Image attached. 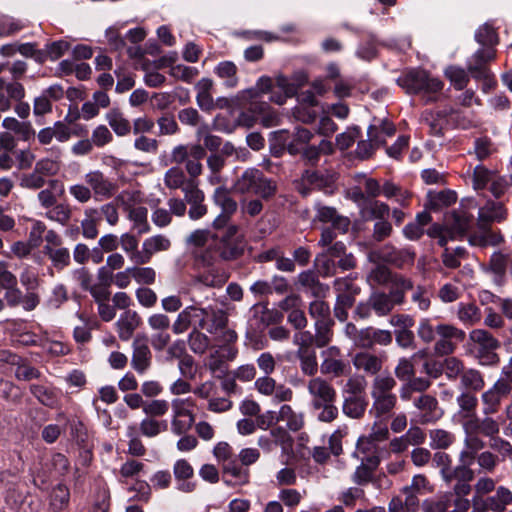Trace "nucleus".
Returning a JSON list of instances; mask_svg holds the SVG:
<instances>
[{"label":"nucleus","instance_id":"1","mask_svg":"<svg viewBox=\"0 0 512 512\" xmlns=\"http://www.w3.org/2000/svg\"><path fill=\"white\" fill-rule=\"evenodd\" d=\"M417 336L426 345L434 342V354L443 357L453 354L457 344L465 339L466 334L452 324L433 325L429 318H422L418 323Z\"/></svg>","mask_w":512,"mask_h":512},{"label":"nucleus","instance_id":"2","mask_svg":"<svg viewBox=\"0 0 512 512\" xmlns=\"http://www.w3.org/2000/svg\"><path fill=\"white\" fill-rule=\"evenodd\" d=\"M507 211L502 202L489 200L479 209L477 227L478 231L471 233L468 241L473 246H495L502 241V237L490 228L493 222L506 219Z\"/></svg>","mask_w":512,"mask_h":512},{"label":"nucleus","instance_id":"3","mask_svg":"<svg viewBox=\"0 0 512 512\" xmlns=\"http://www.w3.org/2000/svg\"><path fill=\"white\" fill-rule=\"evenodd\" d=\"M396 83L410 95H421L425 104L438 100V94L443 89V82L424 69H409L404 71Z\"/></svg>","mask_w":512,"mask_h":512},{"label":"nucleus","instance_id":"4","mask_svg":"<svg viewBox=\"0 0 512 512\" xmlns=\"http://www.w3.org/2000/svg\"><path fill=\"white\" fill-rule=\"evenodd\" d=\"M232 190L238 194L255 195L269 200L277 193V183L257 168H247L234 182Z\"/></svg>","mask_w":512,"mask_h":512},{"label":"nucleus","instance_id":"5","mask_svg":"<svg viewBox=\"0 0 512 512\" xmlns=\"http://www.w3.org/2000/svg\"><path fill=\"white\" fill-rule=\"evenodd\" d=\"M337 179L338 174L333 170L307 168L294 181V187L302 197H307L314 191L333 195L337 190Z\"/></svg>","mask_w":512,"mask_h":512},{"label":"nucleus","instance_id":"6","mask_svg":"<svg viewBox=\"0 0 512 512\" xmlns=\"http://www.w3.org/2000/svg\"><path fill=\"white\" fill-rule=\"evenodd\" d=\"M472 451L463 450L459 455V464L446 473L442 479L451 490L452 496H468L472 492L471 482L475 478L474 471L470 465L474 461Z\"/></svg>","mask_w":512,"mask_h":512},{"label":"nucleus","instance_id":"7","mask_svg":"<svg viewBox=\"0 0 512 512\" xmlns=\"http://www.w3.org/2000/svg\"><path fill=\"white\" fill-rule=\"evenodd\" d=\"M206 156V151L201 144H180L175 146L171 152V162L185 164V170L189 179L196 180L202 174L203 165L201 160Z\"/></svg>","mask_w":512,"mask_h":512},{"label":"nucleus","instance_id":"8","mask_svg":"<svg viewBox=\"0 0 512 512\" xmlns=\"http://www.w3.org/2000/svg\"><path fill=\"white\" fill-rule=\"evenodd\" d=\"M470 339L477 345L475 356L479 364L483 366H494L500 361L496 350L500 347V342L488 331L484 329H475L470 332Z\"/></svg>","mask_w":512,"mask_h":512},{"label":"nucleus","instance_id":"9","mask_svg":"<svg viewBox=\"0 0 512 512\" xmlns=\"http://www.w3.org/2000/svg\"><path fill=\"white\" fill-rule=\"evenodd\" d=\"M413 416L418 424L435 423L444 414L437 398L431 394L423 393L413 398Z\"/></svg>","mask_w":512,"mask_h":512},{"label":"nucleus","instance_id":"10","mask_svg":"<svg viewBox=\"0 0 512 512\" xmlns=\"http://www.w3.org/2000/svg\"><path fill=\"white\" fill-rule=\"evenodd\" d=\"M371 256L395 268L404 269L413 266L416 253L411 248H397L391 244H386L373 252Z\"/></svg>","mask_w":512,"mask_h":512},{"label":"nucleus","instance_id":"11","mask_svg":"<svg viewBox=\"0 0 512 512\" xmlns=\"http://www.w3.org/2000/svg\"><path fill=\"white\" fill-rule=\"evenodd\" d=\"M84 181L96 200H107L115 196L118 184L101 170H90L84 175Z\"/></svg>","mask_w":512,"mask_h":512},{"label":"nucleus","instance_id":"12","mask_svg":"<svg viewBox=\"0 0 512 512\" xmlns=\"http://www.w3.org/2000/svg\"><path fill=\"white\" fill-rule=\"evenodd\" d=\"M511 503L512 491L504 486L497 487L494 495L472 498L473 507L478 512H504Z\"/></svg>","mask_w":512,"mask_h":512},{"label":"nucleus","instance_id":"13","mask_svg":"<svg viewBox=\"0 0 512 512\" xmlns=\"http://www.w3.org/2000/svg\"><path fill=\"white\" fill-rule=\"evenodd\" d=\"M511 394V387L500 377L491 388L481 395L482 412L484 415H493L499 412L502 400Z\"/></svg>","mask_w":512,"mask_h":512},{"label":"nucleus","instance_id":"14","mask_svg":"<svg viewBox=\"0 0 512 512\" xmlns=\"http://www.w3.org/2000/svg\"><path fill=\"white\" fill-rule=\"evenodd\" d=\"M431 491V487L427 477L423 474L414 475L410 485H406L401 489L405 496V504L407 512H417L420 508L419 496Z\"/></svg>","mask_w":512,"mask_h":512},{"label":"nucleus","instance_id":"15","mask_svg":"<svg viewBox=\"0 0 512 512\" xmlns=\"http://www.w3.org/2000/svg\"><path fill=\"white\" fill-rule=\"evenodd\" d=\"M131 367L140 375L148 371L152 364V352L146 335L138 334L132 342Z\"/></svg>","mask_w":512,"mask_h":512},{"label":"nucleus","instance_id":"16","mask_svg":"<svg viewBox=\"0 0 512 512\" xmlns=\"http://www.w3.org/2000/svg\"><path fill=\"white\" fill-rule=\"evenodd\" d=\"M184 200L190 207L188 210V216L192 220H198L204 217L208 208L204 204L205 194L198 187V182L191 179L184 189Z\"/></svg>","mask_w":512,"mask_h":512},{"label":"nucleus","instance_id":"17","mask_svg":"<svg viewBox=\"0 0 512 512\" xmlns=\"http://www.w3.org/2000/svg\"><path fill=\"white\" fill-rule=\"evenodd\" d=\"M207 309L199 308L191 305L183 309L177 316L172 325V330L175 334H182L187 331L190 326L197 321L196 327L205 328Z\"/></svg>","mask_w":512,"mask_h":512},{"label":"nucleus","instance_id":"18","mask_svg":"<svg viewBox=\"0 0 512 512\" xmlns=\"http://www.w3.org/2000/svg\"><path fill=\"white\" fill-rule=\"evenodd\" d=\"M312 397V407L327 402H336L337 393L332 384L321 377L312 378L307 385Z\"/></svg>","mask_w":512,"mask_h":512},{"label":"nucleus","instance_id":"19","mask_svg":"<svg viewBox=\"0 0 512 512\" xmlns=\"http://www.w3.org/2000/svg\"><path fill=\"white\" fill-rule=\"evenodd\" d=\"M316 218L322 223H331V227L337 229L340 233H346L349 230L351 221L347 216L338 213L332 206H326L321 203L315 204Z\"/></svg>","mask_w":512,"mask_h":512},{"label":"nucleus","instance_id":"20","mask_svg":"<svg viewBox=\"0 0 512 512\" xmlns=\"http://www.w3.org/2000/svg\"><path fill=\"white\" fill-rule=\"evenodd\" d=\"M223 481L227 485H245L249 483V469L235 457L223 463Z\"/></svg>","mask_w":512,"mask_h":512},{"label":"nucleus","instance_id":"21","mask_svg":"<svg viewBox=\"0 0 512 512\" xmlns=\"http://www.w3.org/2000/svg\"><path fill=\"white\" fill-rule=\"evenodd\" d=\"M474 217L463 209L454 210L446 216V226L452 236H463L472 227Z\"/></svg>","mask_w":512,"mask_h":512},{"label":"nucleus","instance_id":"22","mask_svg":"<svg viewBox=\"0 0 512 512\" xmlns=\"http://www.w3.org/2000/svg\"><path fill=\"white\" fill-rule=\"evenodd\" d=\"M141 324V317L136 311L126 310L116 321V329L120 340L128 341Z\"/></svg>","mask_w":512,"mask_h":512},{"label":"nucleus","instance_id":"23","mask_svg":"<svg viewBox=\"0 0 512 512\" xmlns=\"http://www.w3.org/2000/svg\"><path fill=\"white\" fill-rule=\"evenodd\" d=\"M170 246V240L164 235L159 234L146 238L142 243L141 265L148 264L154 254L161 251H166L170 248Z\"/></svg>","mask_w":512,"mask_h":512},{"label":"nucleus","instance_id":"24","mask_svg":"<svg viewBox=\"0 0 512 512\" xmlns=\"http://www.w3.org/2000/svg\"><path fill=\"white\" fill-rule=\"evenodd\" d=\"M64 184L58 179H48L47 186L37 194L40 205L49 209L53 207L58 199L64 194Z\"/></svg>","mask_w":512,"mask_h":512},{"label":"nucleus","instance_id":"25","mask_svg":"<svg viewBox=\"0 0 512 512\" xmlns=\"http://www.w3.org/2000/svg\"><path fill=\"white\" fill-rule=\"evenodd\" d=\"M298 283L306 293L316 298L325 297L329 286L319 281L318 275L311 270L303 271L298 275Z\"/></svg>","mask_w":512,"mask_h":512},{"label":"nucleus","instance_id":"26","mask_svg":"<svg viewBox=\"0 0 512 512\" xmlns=\"http://www.w3.org/2000/svg\"><path fill=\"white\" fill-rule=\"evenodd\" d=\"M382 195L387 199H393L403 208L409 206L413 196L411 191L388 179L382 183Z\"/></svg>","mask_w":512,"mask_h":512},{"label":"nucleus","instance_id":"27","mask_svg":"<svg viewBox=\"0 0 512 512\" xmlns=\"http://www.w3.org/2000/svg\"><path fill=\"white\" fill-rule=\"evenodd\" d=\"M71 135L70 128L64 122L56 121L53 127L41 129L37 136L41 144L48 145L54 137L59 142H66L70 139Z\"/></svg>","mask_w":512,"mask_h":512},{"label":"nucleus","instance_id":"28","mask_svg":"<svg viewBox=\"0 0 512 512\" xmlns=\"http://www.w3.org/2000/svg\"><path fill=\"white\" fill-rule=\"evenodd\" d=\"M373 404L370 413L376 418L388 417L397 404L396 394H371Z\"/></svg>","mask_w":512,"mask_h":512},{"label":"nucleus","instance_id":"29","mask_svg":"<svg viewBox=\"0 0 512 512\" xmlns=\"http://www.w3.org/2000/svg\"><path fill=\"white\" fill-rule=\"evenodd\" d=\"M369 305L372 307L373 312L379 317L387 316L395 306H398L390 292L385 293L380 291L371 293L369 296Z\"/></svg>","mask_w":512,"mask_h":512},{"label":"nucleus","instance_id":"30","mask_svg":"<svg viewBox=\"0 0 512 512\" xmlns=\"http://www.w3.org/2000/svg\"><path fill=\"white\" fill-rule=\"evenodd\" d=\"M390 283L392 287L389 292L394 298V301L397 303L398 306L403 305L406 299V292L414 289L413 280L402 274L395 273L392 275Z\"/></svg>","mask_w":512,"mask_h":512},{"label":"nucleus","instance_id":"31","mask_svg":"<svg viewBox=\"0 0 512 512\" xmlns=\"http://www.w3.org/2000/svg\"><path fill=\"white\" fill-rule=\"evenodd\" d=\"M215 250L224 261L236 260L244 253L243 241L216 240Z\"/></svg>","mask_w":512,"mask_h":512},{"label":"nucleus","instance_id":"32","mask_svg":"<svg viewBox=\"0 0 512 512\" xmlns=\"http://www.w3.org/2000/svg\"><path fill=\"white\" fill-rule=\"evenodd\" d=\"M353 364L357 370L376 375L382 369L383 361L375 354L360 352L355 355Z\"/></svg>","mask_w":512,"mask_h":512},{"label":"nucleus","instance_id":"33","mask_svg":"<svg viewBox=\"0 0 512 512\" xmlns=\"http://www.w3.org/2000/svg\"><path fill=\"white\" fill-rule=\"evenodd\" d=\"M207 314L205 319L206 331L210 334H218L228 325V315L220 308L207 307Z\"/></svg>","mask_w":512,"mask_h":512},{"label":"nucleus","instance_id":"34","mask_svg":"<svg viewBox=\"0 0 512 512\" xmlns=\"http://www.w3.org/2000/svg\"><path fill=\"white\" fill-rule=\"evenodd\" d=\"M277 415V422L286 423L289 431L297 432L304 426V416L302 413L295 412L290 405L284 404L280 407Z\"/></svg>","mask_w":512,"mask_h":512},{"label":"nucleus","instance_id":"35","mask_svg":"<svg viewBox=\"0 0 512 512\" xmlns=\"http://www.w3.org/2000/svg\"><path fill=\"white\" fill-rule=\"evenodd\" d=\"M485 386L482 373L474 368L465 369L460 377V388L466 391L478 392Z\"/></svg>","mask_w":512,"mask_h":512},{"label":"nucleus","instance_id":"36","mask_svg":"<svg viewBox=\"0 0 512 512\" xmlns=\"http://www.w3.org/2000/svg\"><path fill=\"white\" fill-rule=\"evenodd\" d=\"M367 406L366 397L345 396L342 411L349 418L360 419L364 416Z\"/></svg>","mask_w":512,"mask_h":512},{"label":"nucleus","instance_id":"37","mask_svg":"<svg viewBox=\"0 0 512 512\" xmlns=\"http://www.w3.org/2000/svg\"><path fill=\"white\" fill-rule=\"evenodd\" d=\"M109 126L117 136L123 137L130 133V122L124 117L118 108H113L106 113L105 116Z\"/></svg>","mask_w":512,"mask_h":512},{"label":"nucleus","instance_id":"38","mask_svg":"<svg viewBox=\"0 0 512 512\" xmlns=\"http://www.w3.org/2000/svg\"><path fill=\"white\" fill-rule=\"evenodd\" d=\"M201 329L194 327L187 338L190 350L197 355L205 354L211 344L210 338Z\"/></svg>","mask_w":512,"mask_h":512},{"label":"nucleus","instance_id":"39","mask_svg":"<svg viewBox=\"0 0 512 512\" xmlns=\"http://www.w3.org/2000/svg\"><path fill=\"white\" fill-rule=\"evenodd\" d=\"M335 322L332 319L315 321V345L318 348L327 346L333 337V326Z\"/></svg>","mask_w":512,"mask_h":512},{"label":"nucleus","instance_id":"40","mask_svg":"<svg viewBox=\"0 0 512 512\" xmlns=\"http://www.w3.org/2000/svg\"><path fill=\"white\" fill-rule=\"evenodd\" d=\"M122 250L135 265H141V250H138L139 240L131 233H124L119 237Z\"/></svg>","mask_w":512,"mask_h":512},{"label":"nucleus","instance_id":"41","mask_svg":"<svg viewBox=\"0 0 512 512\" xmlns=\"http://www.w3.org/2000/svg\"><path fill=\"white\" fill-rule=\"evenodd\" d=\"M349 370V363L343 359L323 358L320 365L321 374L335 378L346 375Z\"/></svg>","mask_w":512,"mask_h":512},{"label":"nucleus","instance_id":"42","mask_svg":"<svg viewBox=\"0 0 512 512\" xmlns=\"http://www.w3.org/2000/svg\"><path fill=\"white\" fill-rule=\"evenodd\" d=\"M213 201L222 212L234 214L237 210V202L232 198L231 192L224 186L217 187L213 193Z\"/></svg>","mask_w":512,"mask_h":512},{"label":"nucleus","instance_id":"43","mask_svg":"<svg viewBox=\"0 0 512 512\" xmlns=\"http://www.w3.org/2000/svg\"><path fill=\"white\" fill-rule=\"evenodd\" d=\"M457 200L456 193L451 190H443L440 192H429L428 203L425 205L426 208L432 210H439L443 206H449L455 203Z\"/></svg>","mask_w":512,"mask_h":512},{"label":"nucleus","instance_id":"44","mask_svg":"<svg viewBox=\"0 0 512 512\" xmlns=\"http://www.w3.org/2000/svg\"><path fill=\"white\" fill-rule=\"evenodd\" d=\"M191 181V179L187 178L184 171L178 167L174 166L168 169L164 175V183L169 189H181L184 192L186 185Z\"/></svg>","mask_w":512,"mask_h":512},{"label":"nucleus","instance_id":"45","mask_svg":"<svg viewBox=\"0 0 512 512\" xmlns=\"http://www.w3.org/2000/svg\"><path fill=\"white\" fill-rule=\"evenodd\" d=\"M70 492L67 486L57 484L50 493V508L53 512H60L68 506Z\"/></svg>","mask_w":512,"mask_h":512},{"label":"nucleus","instance_id":"46","mask_svg":"<svg viewBox=\"0 0 512 512\" xmlns=\"http://www.w3.org/2000/svg\"><path fill=\"white\" fill-rule=\"evenodd\" d=\"M128 219L133 222V228L137 230L138 235L148 233L150 225L148 223V209L144 206H137L131 209Z\"/></svg>","mask_w":512,"mask_h":512},{"label":"nucleus","instance_id":"47","mask_svg":"<svg viewBox=\"0 0 512 512\" xmlns=\"http://www.w3.org/2000/svg\"><path fill=\"white\" fill-rule=\"evenodd\" d=\"M296 356L300 361L301 371L308 376H314L318 371L315 350H297Z\"/></svg>","mask_w":512,"mask_h":512},{"label":"nucleus","instance_id":"48","mask_svg":"<svg viewBox=\"0 0 512 512\" xmlns=\"http://www.w3.org/2000/svg\"><path fill=\"white\" fill-rule=\"evenodd\" d=\"M474 38L477 43L483 46L482 48H493L498 44V34L488 23L481 25L476 30Z\"/></svg>","mask_w":512,"mask_h":512},{"label":"nucleus","instance_id":"49","mask_svg":"<svg viewBox=\"0 0 512 512\" xmlns=\"http://www.w3.org/2000/svg\"><path fill=\"white\" fill-rule=\"evenodd\" d=\"M458 318L466 325H475L481 320V311L473 303H460L458 306Z\"/></svg>","mask_w":512,"mask_h":512},{"label":"nucleus","instance_id":"50","mask_svg":"<svg viewBox=\"0 0 512 512\" xmlns=\"http://www.w3.org/2000/svg\"><path fill=\"white\" fill-rule=\"evenodd\" d=\"M355 297L347 292H341L337 295L336 303L334 305L335 317L344 322L348 318V309L354 305Z\"/></svg>","mask_w":512,"mask_h":512},{"label":"nucleus","instance_id":"51","mask_svg":"<svg viewBox=\"0 0 512 512\" xmlns=\"http://www.w3.org/2000/svg\"><path fill=\"white\" fill-rule=\"evenodd\" d=\"M216 74L225 80L224 84L229 88H234L238 84L237 67L231 61H223L216 67Z\"/></svg>","mask_w":512,"mask_h":512},{"label":"nucleus","instance_id":"52","mask_svg":"<svg viewBox=\"0 0 512 512\" xmlns=\"http://www.w3.org/2000/svg\"><path fill=\"white\" fill-rule=\"evenodd\" d=\"M476 392L463 390L456 398V402L459 406L460 413L463 416L471 415L476 413L478 406V398Z\"/></svg>","mask_w":512,"mask_h":512},{"label":"nucleus","instance_id":"53","mask_svg":"<svg viewBox=\"0 0 512 512\" xmlns=\"http://www.w3.org/2000/svg\"><path fill=\"white\" fill-rule=\"evenodd\" d=\"M168 428L167 421H158L154 418L146 417L139 424L140 433L143 436L152 438L166 431Z\"/></svg>","mask_w":512,"mask_h":512},{"label":"nucleus","instance_id":"54","mask_svg":"<svg viewBox=\"0 0 512 512\" xmlns=\"http://www.w3.org/2000/svg\"><path fill=\"white\" fill-rule=\"evenodd\" d=\"M429 438L432 449H447L454 442V436L444 429L430 430Z\"/></svg>","mask_w":512,"mask_h":512},{"label":"nucleus","instance_id":"55","mask_svg":"<svg viewBox=\"0 0 512 512\" xmlns=\"http://www.w3.org/2000/svg\"><path fill=\"white\" fill-rule=\"evenodd\" d=\"M416 370L412 358L402 357L394 368L396 378L402 382H409L415 376Z\"/></svg>","mask_w":512,"mask_h":512},{"label":"nucleus","instance_id":"56","mask_svg":"<svg viewBox=\"0 0 512 512\" xmlns=\"http://www.w3.org/2000/svg\"><path fill=\"white\" fill-rule=\"evenodd\" d=\"M411 300L415 303L419 310L427 311L431 306V290L424 285H417L412 289Z\"/></svg>","mask_w":512,"mask_h":512},{"label":"nucleus","instance_id":"57","mask_svg":"<svg viewBox=\"0 0 512 512\" xmlns=\"http://www.w3.org/2000/svg\"><path fill=\"white\" fill-rule=\"evenodd\" d=\"M496 58V50L494 48H480L468 60V66H478L488 68V63Z\"/></svg>","mask_w":512,"mask_h":512},{"label":"nucleus","instance_id":"58","mask_svg":"<svg viewBox=\"0 0 512 512\" xmlns=\"http://www.w3.org/2000/svg\"><path fill=\"white\" fill-rule=\"evenodd\" d=\"M44 252L49 255L53 265L59 270L70 264V252L67 248L53 249L45 245Z\"/></svg>","mask_w":512,"mask_h":512},{"label":"nucleus","instance_id":"59","mask_svg":"<svg viewBox=\"0 0 512 512\" xmlns=\"http://www.w3.org/2000/svg\"><path fill=\"white\" fill-rule=\"evenodd\" d=\"M317 272L324 278L332 277L337 272V264L333 258L327 256L325 253L317 255L315 259Z\"/></svg>","mask_w":512,"mask_h":512},{"label":"nucleus","instance_id":"60","mask_svg":"<svg viewBox=\"0 0 512 512\" xmlns=\"http://www.w3.org/2000/svg\"><path fill=\"white\" fill-rule=\"evenodd\" d=\"M393 334L399 348L404 350H415L417 348L416 337L412 328L395 329Z\"/></svg>","mask_w":512,"mask_h":512},{"label":"nucleus","instance_id":"61","mask_svg":"<svg viewBox=\"0 0 512 512\" xmlns=\"http://www.w3.org/2000/svg\"><path fill=\"white\" fill-rule=\"evenodd\" d=\"M444 374L448 380L454 381L463 374L464 363L457 357L450 356L443 360Z\"/></svg>","mask_w":512,"mask_h":512},{"label":"nucleus","instance_id":"62","mask_svg":"<svg viewBox=\"0 0 512 512\" xmlns=\"http://www.w3.org/2000/svg\"><path fill=\"white\" fill-rule=\"evenodd\" d=\"M445 75L456 90H463L469 82L468 73L460 67L450 66L446 69Z\"/></svg>","mask_w":512,"mask_h":512},{"label":"nucleus","instance_id":"63","mask_svg":"<svg viewBox=\"0 0 512 512\" xmlns=\"http://www.w3.org/2000/svg\"><path fill=\"white\" fill-rule=\"evenodd\" d=\"M396 385L395 378L390 375L376 376L372 383L371 394H394L392 390Z\"/></svg>","mask_w":512,"mask_h":512},{"label":"nucleus","instance_id":"64","mask_svg":"<svg viewBox=\"0 0 512 512\" xmlns=\"http://www.w3.org/2000/svg\"><path fill=\"white\" fill-rule=\"evenodd\" d=\"M366 381L362 377L349 378L343 387V397H365Z\"/></svg>","mask_w":512,"mask_h":512}]
</instances>
